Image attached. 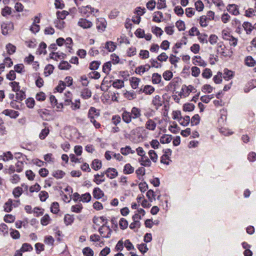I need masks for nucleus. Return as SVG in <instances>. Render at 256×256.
Wrapping results in <instances>:
<instances>
[{
    "mask_svg": "<svg viewBox=\"0 0 256 256\" xmlns=\"http://www.w3.org/2000/svg\"><path fill=\"white\" fill-rule=\"evenodd\" d=\"M196 92V88L192 85H188V86L184 85L182 86L180 96L181 97L186 98L188 96L191 92Z\"/></svg>",
    "mask_w": 256,
    "mask_h": 256,
    "instance_id": "nucleus-1",
    "label": "nucleus"
},
{
    "mask_svg": "<svg viewBox=\"0 0 256 256\" xmlns=\"http://www.w3.org/2000/svg\"><path fill=\"white\" fill-rule=\"evenodd\" d=\"M98 231L101 236L104 238H110L112 232L110 227L105 225V224H102V226L99 228Z\"/></svg>",
    "mask_w": 256,
    "mask_h": 256,
    "instance_id": "nucleus-2",
    "label": "nucleus"
},
{
    "mask_svg": "<svg viewBox=\"0 0 256 256\" xmlns=\"http://www.w3.org/2000/svg\"><path fill=\"white\" fill-rule=\"evenodd\" d=\"M2 34L7 35L11 32L14 29V24L11 22H3L1 26Z\"/></svg>",
    "mask_w": 256,
    "mask_h": 256,
    "instance_id": "nucleus-3",
    "label": "nucleus"
},
{
    "mask_svg": "<svg viewBox=\"0 0 256 256\" xmlns=\"http://www.w3.org/2000/svg\"><path fill=\"white\" fill-rule=\"evenodd\" d=\"M216 52L224 56H228L230 55L226 52V47L222 42H220L216 45Z\"/></svg>",
    "mask_w": 256,
    "mask_h": 256,
    "instance_id": "nucleus-4",
    "label": "nucleus"
},
{
    "mask_svg": "<svg viewBox=\"0 0 256 256\" xmlns=\"http://www.w3.org/2000/svg\"><path fill=\"white\" fill-rule=\"evenodd\" d=\"M106 22L104 18H100L96 19V27L98 30L103 32L106 26Z\"/></svg>",
    "mask_w": 256,
    "mask_h": 256,
    "instance_id": "nucleus-5",
    "label": "nucleus"
},
{
    "mask_svg": "<svg viewBox=\"0 0 256 256\" xmlns=\"http://www.w3.org/2000/svg\"><path fill=\"white\" fill-rule=\"evenodd\" d=\"M19 204L20 202L18 200L16 201V204H13L12 200L9 199L4 206V210L7 212H10L12 211L13 206L16 207Z\"/></svg>",
    "mask_w": 256,
    "mask_h": 256,
    "instance_id": "nucleus-6",
    "label": "nucleus"
},
{
    "mask_svg": "<svg viewBox=\"0 0 256 256\" xmlns=\"http://www.w3.org/2000/svg\"><path fill=\"white\" fill-rule=\"evenodd\" d=\"M78 25L84 29H86L90 28L92 26V23L86 18H80L78 22Z\"/></svg>",
    "mask_w": 256,
    "mask_h": 256,
    "instance_id": "nucleus-7",
    "label": "nucleus"
},
{
    "mask_svg": "<svg viewBox=\"0 0 256 256\" xmlns=\"http://www.w3.org/2000/svg\"><path fill=\"white\" fill-rule=\"evenodd\" d=\"M100 115L99 110L94 107H90L88 110V117L89 119L96 118Z\"/></svg>",
    "mask_w": 256,
    "mask_h": 256,
    "instance_id": "nucleus-8",
    "label": "nucleus"
},
{
    "mask_svg": "<svg viewBox=\"0 0 256 256\" xmlns=\"http://www.w3.org/2000/svg\"><path fill=\"white\" fill-rule=\"evenodd\" d=\"M150 68V66L149 64L140 66L137 67L135 70L136 74L142 75L145 72H148Z\"/></svg>",
    "mask_w": 256,
    "mask_h": 256,
    "instance_id": "nucleus-9",
    "label": "nucleus"
},
{
    "mask_svg": "<svg viewBox=\"0 0 256 256\" xmlns=\"http://www.w3.org/2000/svg\"><path fill=\"white\" fill-rule=\"evenodd\" d=\"M156 123L154 120L148 118L145 124V128L146 129L154 131L156 130Z\"/></svg>",
    "mask_w": 256,
    "mask_h": 256,
    "instance_id": "nucleus-10",
    "label": "nucleus"
},
{
    "mask_svg": "<svg viewBox=\"0 0 256 256\" xmlns=\"http://www.w3.org/2000/svg\"><path fill=\"white\" fill-rule=\"evenodd\" d=\"M104 174L110 179H113L116 177L118 172L114 168H108L104 172Z\"/></svg>",
    "mask_w": 256,
    "mask_h": 256,
    "instance_id": "nucleus-11",
    "label": "nucleus"
},
{
    "mask_svg": "<svg viewBox=\"0 0 256 256\" xmlns=\"http://www.w3.org/2000/svg\"><path fill=\"white\" fill-rule=\"evenodd\" d=\"M192 64L202 67H205L207 64L206 62L198 56H194L192 58Z\"/></svg>",
    "mask_w": 256,
    "mask_h": 256,
    "instance_id": "nucleus-12",
    "label": "nucleus"
},
{
    "mask_svg": "<svg viewBox=\"0 0 256 256\" xmlns=\"http://www.w3.org/2000/svg\"><path fill=\"white\" fill-rule=\"evenodd\" d=\"M228 11L234 16H237L240 14L238 7L235 4H230L227 6Z\"/></svg>",
    "mask_w": 256,
    "mask_h": 256,
    "instance_id": "nucleus-13",
    "label": "nucleus"
},
{
    "mask_svg": "<svg viewBox=\"0 0 256 256\" xmlns=\"http://www.w3.org/2000/svg\"><path fill=\"white\" fill-rule=\"evenodd\" d=\"M145 210L142 208H140L134 212V214L132 216V219L140 220L142 218V217L145 215Z\"/></svg>",
    "mask_w": 256,
    "mask_h": 256,
    "instance_id": "nucleus-14",
    "label": "nucleus"
},
{
    "mask_svg": "<svg viewBox=\"0 0 256 256\" xmlns=\"http://www.w3.org/2000/svg\"><path fill=\"white\" fill-rule=\"evenodd\" d=\"M2 114L12 118H16L19 116L18 112L8 109L4 110L2 112Z\"/></svg>",
    "mask_w": 256,
    "mask_h": 256,
    "instance_id": "nucleus-15",
    "label": "nucleus"
},
{
    "mask_svg": "<svg viewBox=\"0 0 256 256\" xmlns=\"http://www.w3.org/2000/svg\"><path fill=\"white\" fill-rule=\"evenodd\" d=\"M138 162L142 166H144L148 167L150 166L152 164L150 160L148 158L146 154L144 155V156H141L140 158L138 159Z\"/></svg>",
    "mask_w": 256,
    "mask_h": 256,
    "instance_id": "nucleus-16",
    "label": "nucleus"
},
{
    "mask_svg": "<svg viewBox=\"0 0 256 256\" xmlns=\"http://www.w3.org/2000/svg\"><path fill=\"white\" fill-rule=\"evenodd\" d=\"M104 172H101L100 174H96L94 176V182L97 184H100L105 181Z\"/></svg>",
    "mask_w": 256,
    "mask_h": 256,
    "instance_id": "nucleus-17",
    "label": "nucleus"
},
{
    "mask_svg": "<svg viewBox=\"0 0 256 256\" xmlns=\"http://www.w3.org/2000/svg\"><path fill=\"white\" fill-rule=\"evenodd\" d=\"M141 80L136 77H132L130 78V82L132 88L133 89H136L138 88Z\"/></svg>",
    "mask_w": 256,
    "mask_h": 256,
    "instance_id": "nucleus-18",
    "label": "nucleus"
},
{
    "mask_svg": "<svg viewBox=\"0 0 256 256\" xmlns=\"http://www.w3.org/2000/svg\"><path fill=\"white\" fill-rule=\"evenodd\" d=\"M222 75L224 80L228 81L232 78L234 74L232 71L229 70L228 68H224Z\"/></svg>",
    "mask_w": 256,
    "mask_h": 256,
    "instance_id": "nucleus-19",
    "label": "nucleus"
},
{
    "mask_svg": "<svg viewBox=\"0 0 256 256\" xmlns=\"http://www.w3.org/2000/svg\"><path fill=\"white\" fill-rule=\"evenodd\" d=\"M122 116V120L126 124L130 122L132 118L130 113L126 110L123 112Z\"/></svg>",
    "mask_w": 256,
    "mask_h": 256,
    "instance_id": "nucleus-20",
    "label": "nucleus"
},
{
    "mask_svg": "<svg viewBox=\"0 0 256 256\" xmlns=\"http://www.w3.org/2000/svg\"><path fill=\"white\" fill-rule=\"evenodd\" d=\"M80 96L85 100L88 99L92 96V92L88 88H84L80 92Z\"/></svg>",
    "mask_w": 256,
    "mask_h": 256,
    "instance_id": "nucleus-21",
    "label": "nucleus"
},
{
    "mask_svg": "<svg viewBox=\"0 0 256 256\" xmlns=\"http://www.w3.org/2000/svg\"><path fill=\"white\" fill-rule=\"evenodd\" d=\"M130 114H132V118L136 119L140 118L141 116V110L140 108L133 107L130 112Z\"/></svg>",
    "mask_w": 256,
    "mask_h": 256,
    "instance_id": "nucleus-22",
    "label": "nucleus"
},
{
    "mask_svg": "<svg viewBox=\"0 0 256 256\" xmlns=\"http://www.w3.org/2000/svg\"><path fill=\"white\" fill-rule=\"evenodd\" d=\"M161 75L158 73H154L152 76V82L154 84H158L162 82Z\"/></svg>",
    "mask_w": 256,
    "mask_h": 256,
    "instance_id": "nucleus-23",
    "label": "nucleus"
},
{
    "mask_svg": "<svg viewBox=\"0 0 256 256\" xmlns=\"http://www.w3.org/2000/svg\"><path fill=\"white\" fill-rule=\"evenodd\" d=\"M120 152L122 155L127 156L130 154H134L136 151L132 149L130 146H126L124 148H122Z\"/></svg>",
    "mask_w": 256,
    "mask_h": 256,
    "instance_id": "nucleus-24",
    "label": "nucleus"
},
{
    "mask_svg": "<svg viewBox=\"0 0 256 256\" xmlns=\"http://www.w3.org/2000/svg\"><path fill=\"white\" fill-rule=\"evenodd\" d=\"M163 14L160 12L158 11L154 13L152 20L156 22H160L162 20Z\"/></svg>",
    "mask_w": 256,
    "mask_h": 256,
    "instance_id": "nucleus-25",
    "label": "nucleus"
},
{
    "mask_svg": "<svg viewBox=\"0 0 256 256\" xmlns=\"http://www.w3.org/2000/svg\"><path fill=\"white\" fill-rule=\"evenodd\" d=\"M92 193L94 197L96 199H100L104 196V192L99 188H94Z\"/></svg>",
    "mask_w": 256,
    "mask_h": 256,
    "instance_id": "nucleus-26",
    "label": "nucleus"
},
{
    "mask_svg": "<svg viewBox=\"0 0 256 256\" xmlns=\"http://www.w3.org/2000/svg\"><path fill=\"white\" fill-rule=\"evenodd\" d=\"M178 122L181 126H186L190 124V117L188 116H182L178 120Z\"/></svg>",
    "mask_w": 256,
    "mask_h": 256,
    "instance_id": "nucleus-27",
    "label": "nucleus"
},
{
    "mask_svg": "<svg viewBox=\"0 0 256 256\" xmlns=\"http://www.w3.org/2000/svg\"><path fill=\"white\" fill-rule=\"evenodd\" d=\"M232 36L231 32L230 29L226 28L222 30L221 36L224 40H227Z\"/></svg>",
    "mask_w": 256,
    "mask_h": 256,
    "instance_id": "nucleus-28",
    "label": "nucleus"
},
{
    "mask_svg": "<svg viewBox=\"0 0 256 256\" xmlns=\"http://www.w3.org/2000/svg\"><path fill=\"white\" fill-rule=\"evenodd\" d=\"M152 102L157 109L162 105V100L159 96L156 95L153 98Z\"/></svg>",
    "mask_w": 256,
    "mask_h": 256,
    "instance_id": "nucleus-29",
    "label": "nucleus"
},
{
    "mask_svg": "<svg viewBox=\"0 0 256 256\" xmlns=\"http://www.w3.org/2000/svg\"><path fill=\"white\" fill-rule=\"evenodd\" d=\"M134 168L130 164H126L124 166L123 172L126 174H132L134 172Z\"/></svg>",
    "mask_w": 256,
    "mask_h": 256,
    "instance_id": "nucleus-30",
    "label": "nucleus"
},
{
    "mask_svg": "<svg viewBox=\"0 0 256 256\" xmlns=\"http://www.w3.org/2000/svg\"><path fill=\"white\" fill-rule=\"evenodd\" d=\"M0 158L3 161L8 162L13 159V155L10 152H7L0 155Z\"/></svg>",
    "mask_w": 256,
    "mask_h": 256,
    "instance_id": "nucleus-31",
    "label": "nucleus"
},
{
    "mask_svg": "<svg viewBox=\"0 0 256 256\" xmlns=\"http://www.w3.org/2000/svg\"><path fill=\"white\" fill-rule=\"evenodd\" d=\"M242 26L247 34H250L252 30L254 29V26H252L251 23L248 22H244L242 24Z\"/></svg>",
    "mask_w": 256,
    "mask_h": 256,
    "instance_id": "nucleus-32",
    "label": "nucleus"
},
{
    "mask_svg": "<svg viewBox=\"0 0 256 256\" xmlns=\"http://www.w3.org/2000/svg\"><path fill=\"white\" fill-rule=\"evenodd\" d=\"M172 140V136L169 134H163L160 136V140L162 144H168Z\"/></svg>",
    "mask_w": 256,
    "mask_h": 256,
    "instance_id": "nucleus-33",
    "label": "nucleus"
},
{
    "mask_svg": "<svg viewBox=\"0 0 256 256\" xmlns=\"http://www.w3.org/2000/svg\"><path fill=\"white\" fill-rule=\"evenodd\" d=\"M10 105L12 108L16 109L21 110L22 108V104L21 102L16 100H13L10 103Z\"/></svg>",
    "mask_w": 256,
    "mask_h": 256,
    "instance_id": "nucleus-34",
    "label": "nucleus"
},
{
    "mask_svg": "<svg viewBox=\"0 0 256 256\" xmlns=\"http://www.w3.org/2000/svg\"><path fill=\"white\" fill-rule=\"evenodd\" d=\"M209 20L206 16H202L200 18L199 22L201 26L205 28L208 26Z\"/></svg>",
    "mask_w": 256,
    "mask_h": 256,
    "instance_id": "nucleus-35",
    "label": "nucleus"
},
{
    "mask_svg": "<svg viewBox=\"0 0 256 256\" xmlns=\"http://www.w3.org/2000/svg\"><path fill=\"white\" fill-rule=\"evenodd\" d=\"M74 221V217L73 215L66 214L64 217V222L66 225L68 226L72 224Z\"/></svg>",
    "mask_w": 256,
    "mask_h": 256,
    "instance_id": "nucleus-36",
    "label": "nucleus"
},
{
    "mask_svg": "<svg viewBox=\"0 0 256 256\" xmlns=\"http://www.w3.org/2000/svg\"><path fill=\"white\" fill-rule=\"evenodd\" d=\"M102 162L98 159L94 160L92 164V168L95 170H98L102 168Z\"/></svg>",
    "mask_w": 256,
    "mask_h": 256,
    "instance_id": "nucleus-37",
    "label": "nucleus"
},
{
    "mask_svg": "<svg viewBox=\"0 0 256 256\" xmlns=\"http://www.w3.org/2000/svg\"><path fill=\"white\" fill-rule=\"evenodd\" d=\"M22 188L20 186L15 188L12 191V194L15 198H19L22 194Z\"/></svg>",
    "mask_w": 256,
    "mask_h": 256,
    "instance_id": "nucleus-38",
    "label": "nucleus"
},
{
    "mask_svg": "<svg viewBox=\"0 0 256 256\" xmlns=\"http://www.w3.org/2000/svg\"><path fill=\"white\" fill-rule=\"evenodd\" d=\"M112 86L114 88L120 89L124 87V82L120 80H116L112 82Z\"/></svg>",
    "mask_w": 256,
    "mask_h": 256,
    "instance_id": "nucleus-39",
    "label": "nucleus"
},
{
    "mask_svg": "<svg viewBox=\"0 0 256 256\" xmlns=\"http://www.w3.org/2000/svg\"><path fill=\"white\" fill-rule=\"evenodd\" d=\"M52 175L57 179L62 178L64 176L65 172L62 170H57L52 172Z\"/></svg>",
    "mask_w": 256,
    "mask_h": 256,
    "instance_id": "nucleus-40",
    "label": "nucleus"
},
{
    "mask_svg": "<svg viewBox=\"0 0 256 256\" xmlns=\"http://www.w3.org/2000/svg\"><path fill=\"white\" fill-rule=\"evenodd\" d=\"M208 34L204 33H200L198 36V39L201 44H207L208 43Z\"/></svg>",
    "mask_w": 256,
    "mask_h": 256,
    "instance_id": "nucleus-41",
    "label": "nucleus"
},
{
    "mask_svg": "<svg viewBox=\"0 0 256 256\" xmlns=\"http://www.w3.org/2000/svg\"><path fill=\"white\" fill-rule=\"evenodd\" d=\"M105 48L109 52L114 51L116 48V45L112 42L110 41L106 42Z\"/></svg>",
    "mask_w": 256,
    "mask_h": 256,
    "instance_id": "nucleus-42",
    "label": "nucleus"
},
{
    "mask_svg": "<svg viewBox=\"0 0 256 256\" xmlns=\"http://www.w3.org/2000/svg\"><path fill=\"white\" fill-rule=\"evenodd\" d=\"M46 45L45 43H40L37 50V53L39 54H45L46 53Z\"/></svg>",
    "mask_w": 256,
    "mask_h": 256,
    "instance_id": "nucleus-43",
    "label": "nucleus"
},
{
    "mask_svg": "<svg viewBox=\"0 0 256 256\" xmlns=\"http://www.w3.org/2000/svg\"><path fill=\"white\" fill-rule=\"evenodd\" d=\"M6 48L8 54H12L16 52V47L10 43L7 44Z\"/></svg>",
    "mask_w": 256,
    "mask_h": 256,
    "instance_id": "nucleus-44",
    "label": "nucleus"
},
{
    "mask_svg": "<svg viewBox=\"0 0 256 256\" xmlns=\"http://www.w3.org/2000/svg\"><path fill=\"white\" fill-rule=\"evenodd\" d=\"M91 198L92 196L90 194L86 192L81 195L80 201H81L83 202H88L90 201Z\"/></svg>",
    "mask_w": 256,
    "mask_h": 256,
    "instance_id": "nucleus-45",
    "label": "nucleus"
},
{
    "mask_svg": "<svg viewBox=\"0 0 256 256\" xmlns=\"http://www.w3.org/2000/svg\"><path fill=\"white\" fill-rule=\"evenodd\" d=\"M133 222L130 224V228L132 230H138L141 226L140 220L132 219Z\"/></svg>",
    "mask_w": 256,
    "mask_h": 256,
    "instance_id": "nucleus-46",
    "label": "nucleus"
},
{
    "mask_svg": "<svg viewBox=\"0 0 256 256\" xmlns=\"http://www.w3.org/2000/svg\"><path fill=\"white\" fill-rule=\"evenodd\" d=\"M152 32L156 36H160L164 32L162 29L158 26H152Z\"/></svg>",
    "mask_w": 256,
    "mask_h": 256,
    "instance_id": "nucleus-47",
    "label": "nucleus"
},
{
    "mask_svg": "<svg viewBox=\"0 0 256 256\" xmlns=\"http://www.w3.org/2000/svg\"><path fill=\"white\" fill-rule=\"evenodd\" d=\"M154 88L152 86L146 85L143 88V92L146 94H151L154 92Z\"/></svg>",
    "mask_w": 256,
    "mask_h": 256,
    "instance_id": "nucleus-48",
    "label": "nucleus"
},
{
    "mask_svg": "<svg viewBox=\"0 0 256 256\" xmlns=\"http://www.w3.org/2000/svg\"><path fill=\"white\" fill-rule=\"evenodd\" d=\"M218 36L214 34H210L208 38V42L212 46H214L217 44L218 43Z\"/></svg>",
    "mask_w": 256,
    "mask_h": 256,
    "instance_id": "nucleus-49",
    "label": "nucleus"
},
{
    "mask_svg": "<svg viewBox=\"0 0 256 256\" xmlns=\"http://www.w3.org/2000/svg\"><path fill=\"white\" fill-rule=\"evenodd\" d=\"M83 208V206L81 204H78L72 206L71 207L72 212L75 213H80Z\"/></svg>",
    "mask_w": 256,
    "mask_h": 256,
    "instance_id": "nucleus-50",
    "label": "nucleus"
},
{
    "mask_svg": "<svg viewBox=\"0 0 256 256\" xmlns=\"http://www.w3.org/2000/svg\"><path fill=\"white\" fill-rule=\"evenodd\" d=\"M146 196L150 202H152L156 200V193L152 190H148L146 192Z\"/></svg>",
    "mask_w": 256,
    "mask_h": 256,
    "instance_id": "nucleus-51",
    "label": "nucleus"
},
{
    "mask_svg": "<svg viewBox=\"0 0 256 256\" xmlns=\"http://www.w3.org/2000/svg\"><path fill=\"white\" fill-rule=\"evenodd\" d=\"M255 63V60L251 56H248L245 58V64L248 66L252 67Z\"/></svg>",
    "mask_w": 256,
    "mask_h": 256,
    "instance_id": "nucleus-52",
    "label": "nucleus"
},
{
    "mask_svg": "<svg viewBox=\"0 0 256 256\" xmlns=\"http://www.w3.org/2000/svg\"><path fill=\"white\" fill-rule=\"evenodd\" d=\"M200 74V68L197 66H192L191 68V74L192 76L196 78L198 77Z\"/></svg>",
    "mask_w": 256,
    "mask_h": 256,
    "instance_id": "nucleus-53",
    "label": "nucleus"
},
{
    "mask_svg": "<svg viewBox=\"0 0 256 256\" xmlns=\"http://www.w3.org/2000/svg\"><path fill=\"white\" fill-rule=\"evenodd\" d=\"M136 174L138 178L141 180L142 177L145 174V169L143 167L138 168L136 170Z\"/></svg>",
    "mask_w": 256,
    "mask_h": 256,
    "instance_id": "nucleus-54",
    "label": "nucleus"
},
{
    "mask_svg": "<svg viewBox=\"0 0 256 256\" xmlns=\"http://www.w3.org/2000/svg\"><path fill=\"white\" fill-rule=\"evenodd\" d=\"M68 14V12L66 10L58 11L56 16L58 20H64Z\"/></svg>",
    "mask_w": 256,
    "mask_h": 256,
    "instance_id": "nucleus-55",
    "label": "nucleus"
},
{
    "mask_svg": "<svg viewBox=\"0 0 256 256\" xmlns=\"http://www.w3.org/2000/svg\"><path fill=\"white\" fill-rule=\"evenodd\" d=\"M49 132H50V130H49L48 128H46L42 129L39 134V138L42 140H44L46 137V136L48 134Z\"/></svg>",
    "mask_w": 256,
    "mask_h": 256,
    "instance_id": "nucleus-56",
    "label": "nucleus"
},
{
    "mask_svg": "<svg viewBox=\"0 0 256 256\" xmlns=\"http://www.w3.org/2000/svg\"><path fill=\"white\" fill-rule=\"evenodd\" d=\"M8 226L4 224H0V234L5 236L8 234Z\"/></svg>",
    "mask_w": 256,
    "mask_h": 256,
    "instance_id": "nucleus-57",
    "label": "nucleus"
},
{
    "mask_svg": "<svg viewBox=\"0 0 256 256\" xmlns=\"http://www.w3.org/2000/svg\"><path fill=\"white\" fill-rule=\"evenodd\" d=\"M54 68L52 64L47 65L44 68V74L46 76H50L52 73Z\"/></svg>",
    "mask_w": 256,
    "mask_h": 256,
    "instance_id": "nucleus-58",
    "label": "nucleus"
},
{
    "mask_svg": "<svg viewBox=\"0 0 256 256\" xmlns=\"http://www.w3.org/2000/svg\"><path fill=\"white\" fill-rule=\"evenodd\" d=\"M222 72H218L213 78V80L216 84H220L222 82Z\"/></svg>",
    "mask_w": 256,
    "mask_h": 256,
    "instance_id": "nucleus-59",
    "label": "nucleus"
},
{
    "mask_svg": "<svg viewBox=\"0 0 256 256\" xmlns=\"http://www.w3.org/2000/svg\"><path fill=\"white\" fill-rule=\"evenodd\" d=\"M82 253L84 256H94V252L90 247H86L82 250Z\"/></svg>",
    "mask_w": 256,
    "mask_h": 256,
    "instance_id": "nucleus-60",
    "label": "nucleus"
},
{
    "mask_svg": "<svg viewBox=\"0 0 256 256\" xmlns=\"http://www.w3.org/2000/svg\"><path fill=\"white\" fill-rule=\"evenodd\" d=\"M195 8L198 12H202L204 8V4L200 0H198L195 2Z\"/></svg>",
    "mask_w": 256,
    "mask_h": 256,
    "instance_id": "nucleus-61",
    "label": "nucleus"
},
{
    "mask_svg": "<svg viewBox=\"0 0 256 256\" xmlns=\"http://www.w3.org/2000/svg\"><path fill=\"white\" fill-rule=\"evenodd\" d=\"M150 160L154 162H156L158 160V156L156 152L154 150H150L148 152Z\"/></svg>",
    "mask_w": 256,
    "mask_h": 256,
    "instance_id": "nucleus-62",
    "label": "nucleus"
},
{
    "mask_svg": "<svg viewBox=\"0 0 256 256\" xmlns=\"http://www.w3.org/2000/svg\"><path fill=\"white\" fill-rule=\"evenodd\" d=\"M214 88L210 84H206L202 86V90L204 93H211Z\"/></svg>",
    "mask_w": 256,
    "mask_h": 256,
    "instance_id": "nucleus-63",
    "label": "nucleus"
},
{
    "mask_svg": "<svg viewBox=\"0 0 256 256\" xmlns=\"http://www.w3.org/2000/svg\"><path fill=\"white\" fill-rule=\"evenodd\" d=\"M200 122V116L198 114H194L191 119V125L196 126L198 125Z\"/></svg>",
    "mask_w": 256,
    "mask_h": 256,
    "instance_id": "nucleus-64",
    "label": "nucleus"
}]
</instances>
